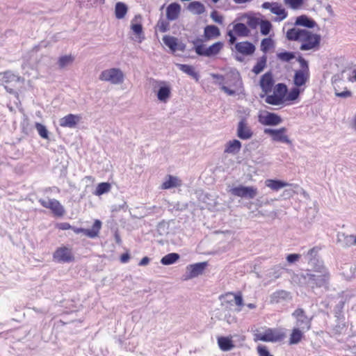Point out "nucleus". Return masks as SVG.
Wrapping results in <instances>:
<instances>
[{
	"mask_svg": "<svg viewBox=\"0 0 356 356\" xmlns=\"http://www.w3.org/2000/svg\"><path fill=\"white\" fill-rule=\"evenodd\" d=\"M302 277L306 280L307 285L312 289L314 287L327 288L330 275L329 270L312 271L307 270Z\"/></svg>",
	"mask_w": 356,
	"mask_h": 356,
	"instance_id": "f257e3e1",
	"label": "nucleus"
},
{
	"mask_svg": "<svg viewBox=\"0 0 356 356\" xmlns=\"http://www.w3.org/2000/svg\"><path fill=\"white\" fill-rule=\"evenodd\" d=\"M321 41V36L319 34L313 33L312 32L305 29L302 35V44L300 49L302 51H309L311 49H318Z\"/></svg>",
	"mask_w": 356,
	"mask_h": 356,
	"instance_id": "f03ea898",
	"label": "nucleus"
},
{
	"mask_svg": "<svg viewBox=\"0 0 356 356\" xmlns=\"http://www.w3.org/2000/svg\"><path fill=\"white\" fill-rule=\"evenodd\" d=\"M212 77L215 79L219 80V86L224 83L229 84L233 87H238L242 86V81L241 75L236 70H230L225 76L219 74H212Z\"/></svg>",
	"mask_w": 356,
	"mask_h": 356,
	"instance_id": "7ed1b4c3",
	"label": "nucleus"
},
{
	"mask_svg": "<svg viewBox=\"0 0 356 356\" xmlns=\"http://www.w3.org/2000/svg\"><path fill=\"white\" fill-rule=\"evenodd\" d=\"M238 112L244 113L245 116H241L238 123L236 136L241 140H245L250 139L253 136V131L248 125L247 116L249 115V111L248 109H243V111H239Z\"/></svg>",
	"mask_w": 356,
	"mask_h": 356,
	"instance_id": "20e7f679",
	"label": "nucleus"
},
{
	"mask_svg": "<svg viewBox=\"0 0 356 356\" xmlns=\"http://www.w3.org/2000/svg\"><path fill=\"white\" fill-rule=\"evenodd\" d=\"M99 79L113 84H120L124 81V74L120 69L113 67L103 70L99 75Z\"/></svg>",
	"mask_w": 356,
	"mask_h": 356,
	"instance_id": "39448f33",
	"label": "nucleus"
},
{
	"mask_svg": "<svg viewBox=\"0 0 356 356\" xmlns=\"http://www.w3.org/2000/svg\"><path fill=\"white\" fill-rule=\"evenodd\" d=\"M257 339L265 342H278L285 337L284 332L278 328H268L263 333L257 335Z\"/></svg>",
	"mask_w": 356,
	"mask_h": 356,
	"instance_id": "423d86ee",
	"label": "nucleus"
},
{
	"mask_svg": "<svg viewBox=\"0 0 356 356\" xmlns=\"http://www.w3.org/2000/svg\"><path fill=\"white\" fill-rule=\"evenodd\" d=\"M287 129L281 127L280 129L265 128L264 132L271 137L273 141L291 145L292 142L286 134Z\"/></svg>",
	"mask_w": 356,
	"mask_h": 356,
	"instance_id": "0eeeda50",
	"label": "nucleus"
},
{
	"mask_svg": "<svg viewBox=\"0 0 356 356\" xmlns=\"http://www.w3.org/2000/svg\"><path fill=\"white\" fill-rule=\"evenodd\" d=\"M229 193L234 196L250 200L257 196L258 191L257 188L254 186L239 185L232 188Z\"/></svg>",
	"mask_w": 356,
	"mask_h": 356,
	"instance_id": "6e6552de",
	"label": "nucleus"
},
{
	"mask_svg": "<svg viewBox=\"0 0 356 356\" xmlns=\"http://www.w3.org/2000/svg\"><path fill=\"white\" fill-rule=\"evenodd\" d=\"M38 202L43 207L50 209L52 213L56 217H62L65 214V210L63 206L56 199H49L46 200L40 198L38 200Z\"/></svg>",
	"mask_w": 356,
	"mask_h": 356,
	"instance_id": "1a4fd4ad",
	"label": "nucleus"
},
{
	"mask_svg": "<svg viewBox=\"0 0 356 356\" xmlns=\"http://www.w3.org/2000/svg\"><path fill=\"white\" fill-rule=\"evenodd\" d=\"M54 261L60 264L70 263L74 261L71 249L66 246L58 248L53 253Z\"/></svg>",
	"mask_w": 356,
	"mask_h": 356,
	"instance_id": "9d476101",
	"label": "nucleus"
},
{
	"mask_svg": "<svg viewBox=\"0 0 356 356\" xmlns=\"http://www.w3.org/2000/svg\"><path fill=\"white\" fill-rule=\"evenodd\" d=\"M102 223L101 220L97 219L95 220L91 229H85L82 227H76L74 226H72L71 229L75 234H83L90 238H94L99 235L102 227Z\"/></svg>",
	"mask_w": 356,
	"mask_h": 356,
	"instance_id": "9b49d317",
	"label": "nucleus"
},
{
	"mask_svg": "<svg viewBox=\"0 0 356 356\" xmlns=\"http://www.w3.org/2000/svg\"><path fill=\"white\" fill-rule=\"evenodd\" d=\"M292 316L296 319V327L307 331L311 327L310 319L306 316L305 311L301 308L296 309Z\"/></svg>",
	"mask_w": 356,
	"mask_h": 356,
	"instance_id": "f8f14e48",
	"label": "nucleus"
},
{
	"mask_svg": "<svg viewBox=\"0 0 356 356\" xmlns=\"http://www.w3.org/2000/svg\"><path fill=\"white\" fill-rule=\"evenodd\" d=\"M208 263L207 261L198 262L186 266V280L196 277L203 273Z\"/></svg>",
	"mask_w": 356,
	"mask_h": 356,
	"instance_id": "ddd939ff",
	"label": "nucleus"
},
{
	"mask_svg": "<svg viewBox=\"0 0 356 356\" xmlns=\"http://www.w3.org/2000/svg\"><path fill=\"white\" fill-rule=\"evenodd\" d=\"M259 122L265 126H277L282 122L280 115L273 112H266L264 115H259Z\"/></svg>",
	"mask_w": 356,
	"mask_h": 356,
	"instance_id": "4468645a",
	"label": "nucleus"
},
{
	"mask_svg": "<svg viewBox=\"0 0 356 356\" xmlns=\"http://www.w3.org/2000/svg\"><path fill=\"white\" fill-rule=\"evenodd\" d=\"M158 86L156 97L161 102L166 103L171 96V88L163 81H159Z\"/></svg>",
	"mask_w": 356,
	"mask_h": 356,
	"instance_id": "2eb2a0df",
	"label": "nucleus"
},
{
	"mask_svg": "<svg viewBox=\"0 0 356 356\" xmlns=\"http://www.w3.org/2000/svg\"><path fill=\"white\" fill-rule=\"evenodd\" d=\"M274 84L275 80L271 71L266 72L261 76L259 86L264 92L268 93L271 92Z\"/></svg>",
	"mask_w": 356,
	"mask_h": 356,
	"instance_id": "dca6fc26",
	"label": "nucleus"
},
{
	"mask_svg": "<svg viewBox=\"0 0 356 356\" xmlns=\"http://www.w3.org/2000/svg\"><path fill=\"white\" fill-rule=\"evenodd\" d=\"M235 49L244 56H251L255 51V46L249 41L239 42L235 44Z\"/></svg>",
	"mask_w": 356,
	"mask_h": 356,
	"instance_id": "f3484780",
	"label": "nucleus"
},
{
	"mask_svg": "<svg viewBox=\"0 0 356 356\" xmlns=\"http://www.w3.org/2000/svg\"><path fill=\"white\" fill-rule=\"evenodd\" d=\"M223 46L224 43L220 41H218L208 47L205 46L200 56H205L209 58L213 57L220 52L221 49L223 48Z\"/></svg>",
	"mask_w": 356,
	"mask_h": 356,
	"instance_id": "a211bd4d",
	"label": "nucleus"
},
{
	"mask_svg": "<svg viewBox=\"0 0 356 356\" xmlns=\"http://www.w3.org/2000/svg\"><path fill=\"white\" fill-rule=\"evenodd\" d=\"M80 116L70 113L62 118L60 120L59 124L63 127L74 128L80 121Z\"/></svg>",
	"mask_w": 356,
	"mask_h": 356,
	"instance_id": "6ab92c4d",
	"label": "nucleus"
},
{
	"mask_svg": "<svg viewBox=\"0 0 356 356\" xmlns=\"http://www.w3.org/2000/svg\"><path fill=\"white\" fill-rule=\"evenodd\" d=\"M270 298L271 303H282L291 299L290 292L285 290H277L273 292Z\"/></svg>",
	"mask_w": 356,
	"mask_h": 356,
	"instance_id": "aec40b11",
	"label": "nucleus"
},
{
	"mask_svg": "<svg viewBox=\"0 0 356 356\" xmlns=\"http://www.w3.org/2000/svg\"><path fill=\"white\" fill-rule=\"evenodd\" d=\"M181 11V6L177 3L173 2L170 3L166 8V17L169 21H174L177 19Z\"/></svg>",
	"mask_w": 356,
	"mask_h": 356,
	"instance_id": "412c9836",
	"label": "nucleus"
},
{
	"mask_svg": "<svg viewBox=\"0 0 356 356\" xmlns=\"http://www.w3.org/2000/svg\"><path fill=\"white\" fill-rule=\"evenodd\" d=\"M309 79V73L302 70H296L293 76V84L295 86L302 88Z\"/></svg>",
	"mask_w": 356,
	"mask_h": 356,
	"instance_id": "4be33fe9",
	"label": "nucleus"
},
{
	"mask_svg": "<svg viewBox=\"0 0 356 356\" xmlns=\"http://www.w3.org/2000/svg\"><path fill=\"white\" fill-rule=\"evenodd\" d=\"M295 25L307 29H314L315 26H317V23L314 19L307 15H302L296 17Z\"/></svg>",
	"mask_w": 356,
	"mask_h": 356,
	"instance_id": "5701e85b",
	"label": "nucleus"
},
{
	"mask_svg": "<svg viewBox=\"0 0 356 356\" xmlns=\"http://www.w3.org/2000/svg\"><path fill=\"white\" fill-rule=\"evenodd\" d=\"M217 342L219 348L224 352L230 351L235 347L231 337L220 336L217 338Z\"/></svg>",
	"mask_w": 356,
	"mask_h": 356,
	"instance_id": "b1692460",
	"label": "nucleus"
},
{
	"mask_svg": "<svg viewBox=\"0 0 356 356\" xmlns=\"http://www.w3.org/2000/svg\"><path fill=\"white\" fill-rule=\"evenodd\" d=\"M220 35L219 28L216 25H207L204 29V38L206 41L218 38Z\"/></svg>",
	"mask_w": 356,
	"mask_h": 356,
	"instance_id": "393cba45",
	"label": "nucleus"
},
{
	"mask_svg": "<svg viewBox=\"0 0 356 356\" xmlns=\"http://www.w3.org/2000/svg\"><path fill=\"white\" fill-rule=\"evenodd\" d=\"M241 147V142L237 139H234L226 143L224 152L235 155L240 152Z\"/></svg>",
	"mask_w": 356,
	"mask_h": 356,
	"instance_id": "a878e982",
	"label": "nucleus"
},
{
	"mask_svg": "<svg viewBox=\"0 0 356 356\" xmlns=\"http://www.w3.org/2000/svg\"><path fill=\"white\" fill-rule=\"evenodd\" d=\"M305 29L298 28L289 29L286 34V38L289 41H299L300 42Z\"/></svg>",
	"mask_w": 356,
	"mask_h": 356,
	"instance_id": "bb28decb",
	"label": "nucleus"
},
{
	"mask_svg": "<svg viewBox=\"0 0 356 356\" xmlns=\"http://www.w3.org/2000/svg\"><path fill=\"white\" fill-rule=\"evenodd\" d=\"M270 12L276 15L277 18L276 20L282 21L287 17L288 13L282 7V6L277 2H273V6Z\"/></svg>",
	"mask_w": 356,
	"mask_h": 356,
	"instance_id": "cd10ccee",
	"label": "nucleus"
},
{
	"mask_svg": "<svg viewBox=\"0 0 356 356\" xmlns=\"http://www.w3.org/2000/svg\"><path fill=\"white\" fill-rule=\"evenodd\" d=\"M162 40L164 44L170 49L171 53L175 54L177 51V38L165 35L163 37Z\"/></svg>",
	"mask_w": 356,
	"mask_h": 356,
	"instance_id": "c85d7f7f",
	"label": "nucleus"
},
{
	"mask_svg": "<svg viewBox=\"0 0 356 356\" xmlns=\"http://www.w3.org/2000/svg\"><path fill=\"white\" fill-rule=\"evenodd\" d=\"M128 11V6L126 3L119 1L115 6V16L118 19H123Z\"/></svg>",
	"mask_w": 356,
	"mask_h": 356,
	"instance_id": "c756f323",
	"label": "nucleus"
},
{
	"mask_svg": "<svg viewBox=\"0 0 356 356\" xmlns=\"http://www.w3.org/2000/svg\"><path fill=\"white\" fill-rule=\"evenodd\" d=\"M289 185V183H287L284 181L280 180V179H267L266 181V186L269 187L270 188H271L273 191H279L280 189H281L285 186H287Z\"/></svg>",
	"mask_w": 356,
	"mask_h": 356,
	"instance_id": "7c9ffc66",
	"label": "nucleus"
},
{
	"mask_svg": "<svg viewBox=\"0 0 356 356\" xmlns=\"http://www.w3.org/2000/svg\"><path fill=\"white\" fill-rule=\"evenodd\" d=\"M305 332L302 329L294 327L290 335L289 344H298L303 338Z\"/></svg>",
	"mask_w": 356,
	"mask_h": 356,
	"instance_id": "2f4dec72",
	"label": "nucleus"
},
{
	"mask_svg": "<svg viewBox=\"0 0 356 356\" xmlns=\"http://www.w3.org/2000/svg\"><path fill=\"white\" fill-rule=\"evenodd\" d=\"M179 69L185 74L192 76L196 81L199 80L200 75L198 72L195 70L193 66L187 64H177Z\"/></svg>",
	"mask_w": 356,
	"mask_h": 356,
	"instance_id": "473e14b6",
	"label": "nucleus"
},
{
	"mask_svg": "<svg viewBox=\"0 0 356 356\" xmlns=\"http://www.w3.org/2000/svg\"><path fill=\"white\" fill-rule=\"evenodd\" d=\"M180 259L179 254L177 252L168 253L161 259V264L164 266H169L175 264Z\"/></svg>",
	"mask_w": 356,
	"mask_h": 356,
	"instance_id": "72a5a7b5",
	"label": "nucleus"
},
{
	"mask_svg": "<svg viewBox=\"0 0 356 356\" xmlns=\"http://www.w3.org/2000/svg\"><path fill=\"white\" fill-rule=\"evenodd\" d=\"M204 41H206L204 40V38L202 39L201 38H197L194 40H188L189 42H191L193 44V48L190 51H191V50L195 51V52L197 54V55H198L200 56L206 46L204 44Z\"/></svg>",
	"mask_w": 356,
	"mask_h": 356,
	"instance_id": "f704fd0d",
	"label": "nucleus"
},
{
	"mask_svg": "<svg viewBox=\"0 0 356 356\" xmlns=\"http://www.w3.org/2000/svg\"><path fill=\"white\" fill-rule=\"evenodd\" d=\"M233 31L239 37H248L250 31L243 23H236L234 25Z\"/></svg>",
	"mask_w": 356,
	"mask_h": 356,
	"instance_id": "c9c22d12",
	"label": "nucleus"
},
{
	"mask_svg": "<svg viewBox=\"0 0 356 356\" xmlns=\"http://www.w3.org/2000/svg\"><path fill=\"white\" fill-rule=\"evenodd\" d=\"M305 90V88H300L296 86H294L288 90V93L286 96V102H293L297 100L301 92Z\"/></svg>",
	"mask_w": 356,
	"mask_h": 356,
	"instance_id": "e433bc0d",
	"label": "nucleus"
},
{
	"mask_svg": "<svg viewBox=\"0 0 356 356\" xmlns=\"http://www.w3.org/2000/svg\"><path fill=\"white\" fill-rule=\"evenodd\" d=\"M267 63V56L266 55H263L260 58L257 59V61L254 66L253 67L252 72L255 74H260L266 67Z\"/></svg>",
	"mask_w": 356,
	"mask_h": 356,
	"instance_id": "4c0bfd02",
	"label": "nucleus"
},
{
	"mask_svg": "<svg viewBox=\"0 0 356 356\" xmlns=\"http://www.w3.org/2000/svg\"><path fill=\"white\" fill-rule=\"evenodd\" d=\"M308 264L313 268L312 271H324L328 269L323 265V261L318 258L309 259Z\"/></svg>",
	"mask_w": 356,
	"mask_h": 356,
	"instance_id": "58836bf2",
	"label": "nucleus"
},
{
	"mask_svg": "<svg viewBox=\"0 0 356 356\" xmlns=\"http://www.w3.org/2000/svg\"><path fill=\"white\" fill-rule=\"evenodd\" d=\"M274 93H275L280 98L283 99L286 102V96L288 93L287 86L284 83H277L274 88Z\"/></svg>",
	"mask_w": 356,
	"mask_h": 356,
	"instance_id": "ea45409f",
	"label": "nucleus"
},
{
	"mask_svg": "<svg viewBox=\"0 0 356 356\" xmlns=\"http://www.w3.org/2000/svg\"><path fill=\"white\" fill-rule=\"evenodd\" d=\"M180 181L176 177L168 175V179L162 184L163 189H170L180 185Z\"/></svg>",
	"mask_w": 356,
	"mask_h": 356,
	"instance_id": "a19ab883",
	"label": "nucleus"
},
{
	"mask_svg": "<svg viewBox=\"0 0 356 356\" xmlns=\"http://www.w3.org/2000/svg\"><path fill=\"white\" fill-rule=\"evenodd\" d=\"M188 9L194 14L201 15L205 12V7L200 1H192L188 4Z\"/></svg>",
	"mask_w": 356,
	"mask_h": 356,
	"instance_id": "79ce46f5",
	"label": "nucleus"
},
{
	"mask_svg": "<svg viewBox=\"0 0 356 356\" xmlns=\"http://www.w3.org/2000/svg\"><path fill=\"white\" fill-rule=\"evenodd\" d=\"M234 296V301L235 302V304L238 307H242L244 305L243 302V296L241 292H238L236 293H227L224 295H221L219 298L220 300H222V298H230Z\"/></svg>",
	"mask_w": 356,
	"mask_h": 356,
	"instance_id": "37998d69",
	"label": "nucleus"
},
{
	"mask_svg": "<svg viewBox=\"0 0 356 356\" xmlns=\"http://www.w3.org/2000/svg\"><path fill=\"white\" fill-rule=\"evenodd\" d=\"M1 80L3 81L6 83H18L21 81V77L13 74L10 71H6L3 73H2Z\"/></svg>",
	"mask_w": 356,
	"mask_h": 356,
	"instance_id": "c03bdc74",
	"label": "nucleus"
},
{
	"mask_svg": "<svg viewBox=\"0 0 356 356\" xmlns=\"http://www.w3.org/2000/svg\"><path fill=\"white\" fill-rule=\"evenodd\" d=\"M111 185L108 182H101L97 184L94 194L100 196L110 191Z\"/></svg>",
	"mask_w": 356,
	"mask_h": 356,
	"instance_id": "a18cd8bd",
	"label": "nucleus"
},
{
	"mask_svg": "<svg viewBox=\"0 0 356 356\" xmlns=\"http://www.w3.org/2000/svg\"><path fill=\"white\" fill-rule=\"evenodd\" d=\"M277 58L282 62L289 63L296 58V52L284 50L277 53Z\"/></svg>",
	"mask_w": 356,
	"mask_h": 356,
	"instance_id": "49530a36",
	"label": "nucleus"
},
{
	"mask_svg": "<svg viewBox=\"0 0 356 356\" xmlns=\"http://www.w3.org/2000/svg\"><path fill=\"white\" fill-rule=\"evenodd\" d=\"M35 128L37 130L39 136L43 138L48 140L49 138V132L45 125L40 123H35Z\"/></svg>",
	"mask_w": 356,
	"mask_h": 356,
	"instance_id": "de8ad7c7",
	"label": "nucleus"
},
{
	"mask_svg": "<svg viewBox=\"0 0 356 356\" xmlns=\"http://www.w3.org/2000/svg\"><path fill=\"white\" fill-rule=\"evenodd\" d=\"M265 102L270 105L279 106L284 103V99L280 98L275 93L273 95H268L266 97Z\"/></svg>",
	"mask_w": 356,
	"mask_h": 356,
	"instance_id": "09e8293b",
	"label": "nucleus"
},
{
	"mask_svg": "<svg viewBox=\"0 0 356 356\" xmlns=\"http://www.w3.org/2000/svg\"><path fill=\"white\" fill-rule=\"evenodd\" d=\"M169 223L165 220L159 222L156 226V232L159 236H165L169 233Z\"/></svg>",
	"mask_w": 356,
	"mask_h": 356,
	"instance_id": "8fccbe9b",
	"label": "nucleus"
},
{
	"mask_svg": "<svg viewBox=\"0 0 356 356\" xmlns=\"http://www.w3.org/2000/svg\"><path fill=\"white\" fill-rule=\"evenodd\" d=\"M73 61L74 57L72 55L61 56L58 60V65L60 68H64L72 63Z\"/></svg>",
	"mask_w": 356,
	"mask_h": 356,
	"instance_id": "3c124183",
	"label": "nucleus"
},
{
	"mask_svg": "<svg viewBox=\"0 0 356 356\" xmlns=\"http://www.w3.org/2000/svg\"><path fill=\"white\" fill-rule=\"evenodd\" d=\"M259 26L260 33L263 35H268L273 27L271 22L268 20H261Z\"/></svg>",
	"mask_w": 356,
	"mask_h": 356,
	"instance_id": "603ef678",
	"label": "nucleus"
},
{
	"mask_svg": "<svg viewBox=\"0 0 356 356\" xmlns=\"http://www.w3.org/2000/svg\"><path fill=\"white\" fill-rule=\"evenodd\" d=\"M274 46V42L270 38H264L261 42V50L266 54Z\"/></svg>",
	"mask_w": 356,
	"mask_h": 356,
	"instance_id": "864d4df0",
	"label": "nucleus"
},
{
	"mask_svg": "<svg viewBox=\"0 0 356 356\" xmlns=\"http://www.w3.org/2000/svg\"><path fill=\"white\" fill-rule=\"evenodd\" d=\"M284 272V268L280 266H275L272 268L269 273L268 276L273 279H278L281 277Z\"/></svg>",
	"mask_w": 356,
	"mask_h": 356,
	"instance_id": "5fc2aeb1",
	"label": "nucleus"
},
{
	"mask_svg": "<svg viewBox=\"0 0 356 356\" xmlns=\"http://www.w3.org/2000/svg\"><path fill=\"white\" fill-rule=\"evenodd\" d=\"M131 29L134 33V34L138 36L139 38H142L143 39H144L143 28L140 22L134 23L131 22Z\"/></svg>",
	"mask_w": 356,
	"mask_h": 356,
	"instance_id": "6e6d98bb",
	"label": "nucleus"
},
{
	"mask_svg": "<svg viewBox=\"0 0 356 356\" xmlns=\"http://www.w3.org/2000/svg\"><path fill=\"white\" fill-rule=\"evenodd\" d=\"M244 16L248 18V26H249L252 29H257V27L260 24V22L261 21L259 18L254 16L249 15L248 14H245Z\"/></svg>",
	"mask_w": 356,
	"mask_h": 356,
	"instance_id": "4d7b16f0",
	"label": "nucleus"
},
{
	"mask_svg": "<svg viewBox=\"0 0 356 356\" xmlns=\"http://www.w3.org/2000/svg\"><path fill=\"white\" fill-rule=\"evenodd\" d=\"M305 0H284L286 5L293 10L300 8L304 4Z\"/></svg>",
	"mask_w": 356,
	"mask_h": 356,
	"instance_id": "13d9d810",
	"label": "nucleus"
},
{
	"mask_svg": "<svg viewBox=\"0 0 356 356\" xmlns=\"http://www.w3.org/2000/svg\"><path fill=\"white\" fill-rule=\"evenodd\" d=\"M344 305V302L341 300L334 307L333 312L334 314V316L337 318L338 321H339L341 318L343 316L342 313Z\"/></svg>",
	"mask_w": 356,
	"mask_h": 356,
	"instance_id": "bf43d9fd",
	"label": "nucleus"
},
{
	"mask_svg": "<svg viewBox=\"0 0 356 356\" xmlns=\"http://www.w3.org/2000/svg\"><path fill=\"white\" fill-rule=\"evenodd\" d=\"M157 26L161 33H165L170 30V24L167 20L160 19L158 21Z\"/></svg>",
	"mask_w": 356,
	"mask_h": 356,
	"instance_id": "052dcab7",
	"label": "nucleus"
},
{
	"mask_svg": "<svg viewBox=\"0 0 356 356\" xmlns=\"http://www.w3.org/2000/svg\"><path fill=\"white\" fill-rule=\"evenodd\" d=\"M297 61L300 63L301 69L299 70L304 71L305 72L309 73L308 61L305 60L301 55H299L296 58Z\"/></svg>",
	"mask_w": 356,
	"mask_h": 356,
	"instance_id": "680f3d73",
	"label": "nucleus"
},
{
	"mask_svg": "<svg viewBox=\"0 0 356 356\" xmlns=\"http://www.w3.org/2000/svg\"><path fill=\"white\" fill-rule=\"evenodd\" d=\"M257 350L259 356H273L264 345H259L257 347Z\"/></svg>",
	"mask_w": 356,
	"mask_h": 356,
	"instance_id": "e2e57ef3",
	"label": "nucleus"
},
{
	"mask_svg": "<svg viewBox=\"0 0 356 356\" xmlns=\"http://www.w3.org/2000/svg\"><path fill=\"white\" fill-rule=\"evenodd\" d=\"M319 248L318 247H314L308 250L306 257L308 261L309 259L318 258Z\"/></svg>",
	"mask_w": 356,
	"mask_h": 356,
	"instance_id": "0e129e2a",
	"label": "nucleus"
},
{
	"mask_svg": "<svg viewBox=\"0 0 356 356\" xmlns=\"http://www.w3.org/2000/svg\"><path fill=\"white\" fill-rule=\"evenodd\" d=\"M336 334H341L346 330V324L339 322L333 329Z\"/></svg>",
	"mask_w": 356,
	"mask_h": 356,
	"instance_id": "69168bd1",
	"label": "nucleus"
},
{
	"mask_svg": "<svg viewBox=\"0 0 356 356\" xmlns=\"http://www.w3.org/2000/svg\"><path fill=\"white\" fill-rule=\"evenodd\" d=\"M211 17L214 22L218 24H222L223 22L222 16L219 15L216 10H213V12H211Z\"/></svg>",
	"mask_w": 356,
	"mask_h": 356,
	"instance_id": "338daca9",
	"label": "nucleus"
},
{
	"mask_svg": "<svg viewBox=\"0 0 356 356\" xmlns=\"http://www.w3.org/2000/svg\"><path fill=\"white\" fill-rule=\"evenodd\" d=\"M300 258V254H296V253H292L289 254L286 256V261L289 264H293L298 261V259Z\"/></svg>",
	"mask_w": 356,
	"mask_h": 356,
	"instance_id": "774afa93",
	"label": "nucleus"
}]
</instances>
